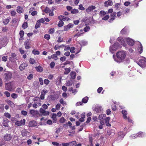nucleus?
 Segmentation results:
<instances>
[{
    "label": "nucleus",
    "mask_w": 146,
    "mask_h": 146,
    "mask_svg": "<svg viewBox=\"0 0 146 146\" xmlns=\"http://www.w3.org/2000/svg\"><path fill=\"white\" fill-rule=\"evenodd\" d=\"M127 53L125 51L123 50L118 51L116 53L117 58H115L114 55L113 57L114 60L118 63H120L124 61L126 57Z\"/></svg>",
    "instance_id": "obj_1"
},
{
    "label": "nucleus",
    "mask_w": 146,
    "mask_h": 146,
    "mask_svg": "<svg viewBox=\"0 0 146 146\" xmlns=\"http://www.w3.org/2000/svg\"><path fill=\"white\" fill-rule=\"evenodd\" d=\"M137 64L142 68L146 67V58L142 57V59L139 60Z\"/></svg>",
    "instance_id": "obj_2"
},
{
    "label": "nucleus",
    "mask_w": 146,
    "mask_h": 146,
    "mask_svg": "<svg viewBox=\"0 0 146 146\" xmlns=\"http://www.w3.org/2000/svg\"><path fill=\"white\" fill-rule=\"evenodd\" d=\"M119 47V45L118 43L116 42L112 46H110L109 48L110 51L111 53L113 54L114 53V52L117 50Z\"/></svg>",
    "instance_id": "obj_3"
},
{
    "label": "nucleus",
    "mask_w": 146,
    "mask_h": 146,
    "mask_svg": "<svg viewBox=\"0 0 146 146\" xmlns=\"http://www.w3.org/2000/svg\"><path fill=\"white\" fill-rule=\"evenodd\" d=\"M93 109L94 111L98 113H101L103 111L102 106L98 105L94 106L93 107Z\"/></svg>",
    "instance_id": "obj_4"
},
{
    "label": "nucleus",
    "mask_w": 146,
    "mask_h": 146,
    "mask_svg": "<svg viewBox=\"0 0 146 146\" xmlns=\"http://www.w3.org/2000/svg\"><path fill=\"white\" fill-rule=\"evenodd\" d=\"M106 116V114H101L99 116V119L100 120V124L102 125H104L105 124L104 120Z\"/></svg>",
    "instance_id": "obj_5"
},
{
    "label": "nucleus",
    "mask_w": 146,
    "mask_h": 146,
    "mask_svg": "<svg viewBox=\"0 0 146 146\" xmlns=\"http://www.w3.org/2000/svg\"><path fill=\"white\" fill-rule=\"evenodd\" d=\"M30 114L33 117H38V115L39 114L38 111L34 110H31L29 111Z\"/></svg>",
    "instance_id": "obj_6"
},
{
    "label": "nucleus",
    "mask_w": 146,
    "mask_h": 146,
    "mask_svg": "<svg viewBox=\"0 0 146 146\" xmlns=\"http://www.w3.org/2000/svg\"><path fill=\"white\" fill-rule=\"evenodd\" d=\"M145 135V134L143 132H139L137 134H134L131 136V138L134 139L137 137H143Z\"/></svg>",
    "instance_id": "obj_7"
},
{
    "label": "nucleus",
    "mask_w": 146,
    "mask_h": 146,
    "mask_svg": "<svg viewBox=\"0 0 146 146\" xmlns=\"http://www.w3.org/2000/svg\"><path fill=\"white\" fill-rule=\"evenodd\" d=\"M13 84L11 82L6 83L5 84V88L6 90L9 91L12 90Z\"/></svg>",
    "instance_id": "obj_8"
},
{
    "label": "nucleus",
    "mask_w": 146,
    "mask_h": 146,
    "mask_svg": "<svg viewBox=\"0 0 146 146\" xmlns=\"http://www.w3.org/2000/svg\"><path fill=\"white\" fill-rule=\"evenodd\" d=\"M124 40L130 46H133L134 43L133 40L128 37H127L124 38Z\"/></svg>",
    "instance_id": "obj_9"
},
{
    "label": "nucleus",
    "mask_w": 146,
    "mask_h": 146,
    "mask_svg": "<svg viewBox=\"0 0 146 146\" xmlns=\"http://www.w3.org/2000/svg\"><path fill=\"white\" fill-rule=\"evenodd\" d=\"M122 113L123 115V117L124 119H127L129 122H132V120L131 119H130L129 118H127L126 116V115L127 114V112L125 110H123L122 111Z\"/></svg>",
    "instance_id": "obj_10"
},
{
    "label": "nucleus",
    "mask_w": 146,
    "mask_h": 146,
    "mask_svg": "<svg viewBox=\"0 0 146 146\" xmlns=\"http://www.w3.org/2000/svg\"><path fill=\"white\" fill-rule=\"evenodd\" d=\"M25 119L21 121H17L15 122V124L18 126H21L25 124Z\"/></svg>",
    "instance_id": "obj_11"
},
{
    "label": "nucleus",
    "mask_w": 146,
    "mask_h": 146,
    "mask_svg": "<svg viewBox=\"0 0 146 146\" xmlns=\"http://www.w3.org/2000/svg\"><path fill=\"white\" fill-rule=\"evenodd\" d=\"M5 75L6 80H9L12 78V75L11 72H8L5 73Z\"/></svg>",
    "instance_id": "obj_12"
},
{
    "label": "nucleus",
    "mask_w": 146,
    "mask_h": 146,
    "mask_svg": "<svg viewBox=\"0 0 146 146\" xmlns=\"http://www.w3.org/2000/svg\"><path fill=\"white\" fill-rule=\"evenodd\" d=\"M12 139L11 135L9 134H6L4 137V139L5 141H9Z\"/></svg>",
    "instance_id": "obj_13"
},
{
    "label": "nucleus",
    "mask_w": 146,
    "mask_h": 146,
    "mask_svg": "<svg viewBox=\"0 0 146 146\" xmlns=\"http://www.w3.org/2000/svg\"><path fill=\"white\" fill-rule=\"evenodd\" d=\"M96 7H95L93 5H91L89 6L86 9V11L88 13H89L93 11V10L95 9Z\"/></svg>",
    "instance_id": "obj_14"
},
{
    "label": "nucleus",
    "mask_w": 146,
    "mask_h": 146,
    "mask_svg": "<svg viewBox=\"0 0 146 146\" xmlns=\"http://www.w3.org/2000/svg\"><path fill=\"white\" fill-rule=\"evenodd\" d=\"M117 40L121 43V45L125 46L126 44L125 43V40H123L121 37H119L117 38Z\"/></svg>",
    "instance_id": "obj_15"
},
{
    "label": "nucleus",
    "mask_w": 146,
    "mask_h": 146,
    "mask_svg": "<svg viewBox=\"0 0 146 146\" xmlns=\"http://www.w3.org/2000/svg\"><path fill=\"white\" fill-rule=\"evenodd\" d=\"M40 112L43 115H47L49 114V113L48 111H45L42 108H40Z\"/></svg>",
    "instance_id": "obj_16"
},
{
    "label": "nucleus",
    "mask_w": 146,
    "mask_h": 146,
    "mask_svg": "<svg viewBox=\"0 0 146 146\" xmlns=\"http://www.w3.org/2000/svg\"><path fill=\"white\" fill-rule=\"evenodd\" d=\"M104 4L105 7H107L112 6L113 5V2L111 0H109L105 1Z\"/></svg>",
    "instance_id": "obj_17"
},
{
    "label": "nucleus",
    "mask_w": 146,
    "mask_h": 146,
    "mask_svg": "<svg viewBox=\"0 0 146 146\" xmlns=\"http://www.w3.org/2000/svg\"><path fill=\"white\" fill-rule=\"evenodd\" d=\"M29 125L30 127H35L37 125V123L35 121L33 120L29 122Z\"/></svg>",
    "instance_id": "obj_18"
},
{
    "label": "nucleus",
    "mask_w": 146,
    "mask_h": 146,
    "mask_svg": "<svg viewBox=\"0 0 146 146\" xmlns=\"http://www.w3.org/2000/svg\"><path fill=\"white\" fill-rule=\"evenodd\" d=\"M117 13L116 12H114L112 13L111 15V18L109 20V21L110 22H111L115 19V17H116Z\"/></svg>",
    "instance_id": "obj_19"
},
{
    "label": "nucleus",
    "mask_w": 146,
    "mask_h": 146,
    "mask_svg": "<svg viewBox=\"0 0 146 146\" xmlns=\"http://www.w3.org/2000/svg\"><path fill=\"white\" fill-rule=\"evenodd\" d=\"M74 26L72 24L70 23L68 25L64 27V31H67L70 28H72Z\"/></svg>",
    "instance_id": "obj_20"
},
{
    "label": "nucleus",
    "mask_w": 146,
    "mask_h": 146,
    "mask_svg": "<svg viewBox=\"0 0 146 146\" xmlns=\"http://www.w3.org/2000/svg\"><path fill=\"white\" fill-rule=\"evenodd\" d=\"M29 133L25 129H23L21 131V134L23 136H27L28 135Z\"/></svg>",
    "instance_id": "obj_21"
},
{
    "label": "nucleus",
    "mask_w": 146,
    "mask_h": 146,
    "mask_svg": "<svg viewBox=\"0 0 146 146\" xmlns=\"http://www.w3.org/2000/svg\"><path fill=\"white\" fill-rule=\"evenodd\" d=\"M8 122L9 120L7 119H4V121L3 123V126L5 127H8L9 126Z\"/></svg>",
    "instance_id": "obj_22"
},
{
    "label": "nucleus",
    "mask_w": 146,
    "mask_h": 146,
    "mask_svg": "<svg viewBox=\"0 0 146 146\" xmlns=\"http://www.w3.org/2000/svg\"><path fill=\"white\" fill-rule=\"evenodd\" d=\"M17 11L18 13H21L23 11V8L21 7H17Z\"/></svg>",
    "instance_id": "obj_23"
},
{
    "label": "nucleus",
    "mask_w": 146,
    "mask_h": 146,
    "mask_svg": "<svg viewBox=\"0 0 146 146\" xmlns=\"http://www.w3.org/2000/svg\"><path fill=\"white\" fill-rule=\"evenodd\" d=\"M62 77L61 76H58L56 79V82L57 85H59L61 83Z\"/></svg>",
    "instance_id": "obj_24"
},
{
    "label": "nucleus",
    "mask_w": 146,
    "mask_h": 146,
    "mask_svg": "<svg viewBox=\"0 0 146 146\" xmlns=\"http://www.w3.org/2000/svg\"><path fill=\"white\" fill-rule=\"evenodd\" d=\"M139 45L138 46V50L140 54H141L142 52L143 51V46L140 42H139Z\"/></svg>",
    "instance_id": "obj_25"
},
{
    "label": "nucleus",
    "mask_w": 146,
    "mask_h": 146,
    "mask_svg": "<svg viewBox=\"0 0 146 146\" xmlns=\"http://www.w3.org/2000/svg\"><path fill=\"white\" fill-rule=\"evenodd\" d=\"M127 30L128 27H125L121 31L120 33L122 34H125L127 32Z\"/></svg>",
    "instance_id": "obj_26"
},
{
    "label": "nucleus",
    "mask_w": 146,
    "mask_h": 146,
    "mask_svg": "<svg viewBox=\"0 0 146 146\" xmlns=\"http://www.w3.org/2000/svg\"><path fill=\"white\" fill-rule=\"evenodd\" d=\"M110 119V118L109 117H107L105 119V123L106 124V125L108 126H111L110 124L109 123V121Z\"/></svg>",
    "instance_id": "obj_27"
},
{
    "label": "nucleus",
    "mask_w": 146,
    "mask_h": 146,
    "mask_svg": "<svg viewBox=\"0 0 146 146\" xmlns=\"http://www.w3.org/2000/svg\"><path fill=\"white\" fill-rule=\"evenodd\" d=\"M27 66V64L26 63H23L19 66V68L21 70H23L25 69V68Z\"/></svg>",
    "instance_id": "obj_28"
},
{
    "label": "nucleus",
    "mask_w": 146,
    "mask_h": 146,
    "mask_svg": "<svg viewBox=\"0 0 146 146\" xmlns=\"http://www.w3.org/2000/svg\"><path fill=\"white\" fill-rule=\"evenodd\" d=\"M6 43L7 41L6 38L5 39H3L0 41V44H1L3 46H5L6 44Z\"/></svg>",
    "instance_id": "obj_29"
},
{
    "label": "nucleus",
    "mask_w": 146,
    "mask_h": 146,
    "mask_svg": "<svg viewBox=\"0 0 146 146\" xmlns=\"http://www.w3.org/2000/svg\"><path fill=\"white\" fill-rule=\"evenodd\" d=\"M25 45L26 49L29 48H30V43L29 41H26L25 42Z\"/></svg>",
    "instance_id": "obj_30"
},
{
    "label": "nucleus",
    "mask_w": 146,
    "mask_h": 146,
    "mask_svg": "<svg viewBox=\"0 0 146 146\" xmlns=\"http://www.w3.org/2000/svg\"><path fill=\"white\" fill-rule=\"evenodd\" d=\"M7 103L12 108H13L15 106L13 102L10 100L7 101Z\"/></svg>",
    "instance_id": "obj_31"
},
{
    "label": "nucleus",
    "mask_w": 146,
    "mask_h": 146,
    "mask_svg": "<svg viewBox=\"0 0 146 146\" xmlns=\"http://www.w3.org/2000/svg\"><path fill=\"white\" fill-rule=\"evenodd\" d=\"M36 70L38 72H41L43 70L42 67L40 66H39L36 67Z\"/></svg>",
    "instance_id": "obj_32"
},
{
    "label": "nucleus",
    "mask_w": 146,
    "mask_h": 146,
    "mask_svg": "<svg viewBox=\"0 0 146 146\" xmlns=\"http://www.w3.org/2000/svg\"><path fill=\"white\" fill-rule=\"evenodd\" d=\"M82 30H80L79 32L74 35V37L77 38L78 36H80L82 34Z\"/></svg>",
    "instance_id": "obj_33"
},
{
    "label": "nucleus",
    "mask_w": 146,
    "mask_h": 146,
    "mask_svg": "<svg viewBox=\"0 0 146 146\" xmlns=\"http://www.w3.org/2000/svg\"><path fill=\"white\" fill-rule=\"evenodd\" d=\"M88 100V98L86 96L83 98L82 100V102L84 103H87Z\"/></svg>",
    "instance_id": "obj_34"
},
{
    "label": "nucleus",
    "mask_w": 146,
    "mask_h": 146,
    "mask_svg": "<svg viewBox=\"0 0 146 146\" xmlns=\"http://www.w3.org/2000/svg\"><path fill=\"white\" fill-rule=\"evenodd\" d=\"M118 135H119V138H122L125 135L123 132H119Z\"/></svg>",
    "instance_id": "obj_35"
},
{
    "label": "nucleus",
    "mask_w": 146,
    "mask_h": 146,
    "mask_svg": "<svg viewBox=\"0 0 146 146\" xmlns=\"http://www.w3.org/2000/svg\"><path fill=\"white\" fill-rule=\"evenodd\" d=\"M70 76L71 78L72 79H74L75 78L76 76V73L74 72H72L70 73Z\"/></svg>",
    "instance_id": "obj_36"
},
{
    "label": "nucleus",
    "mask_w": 146,
    "mask_h": 146,
    "mask_svg": "<svg viewBox=\"0 0 146 146\" xmlns=\"http://www.w3.org/2000/svg\"><path fill=\"white\" fill-rule=\"evenodd\" d=\"M52 58L54 59L55 60H57L58 59V58L57 56V55L55 54H54L51 56Z\"/></svg>",
    "instance_id": "obj_37"
},
{
    "label": "nucleus",
    "mask_w": 146,
    "mask_h": 146,
    "mask_svg": "<svg viewBox=\"0 0 146 146\" xmlns=\"http://www.w3.org/2000/svg\"><path fill=\"white\" fill-rule=\"evenodd\" d=\"M80 43L82 46H85L87 44V42L86 41L82 40L80 41Z\"/></svg>",
    "instance_id": "obj_38"
},
{
    "label": "nucleus",
    "mask_w": 146,
    "mask_h": 146,
    "mask_svg": "<svg viewBox=\"0 0 146 146\" xmlns=\"http://www.w3.org/2000/svg\"><path fill=\"white\" fill-rule=\"evenodd\" d=\"M36 62L35 60L33 58H30L29 60V62L31 64H34Z\"/></svg>",
    "instance_id": "obj_39"
},
{
    "label": "nucleus",
    "mask_w": 146,
    "mask_h": 146,
    "mask_svg": "<svg viewBox=\"0 0 146 146\" xmlns=\"http://www.w3.org/2000/svg\"><path fill=\"white\" fill-rule=\"evenodd\" d=\"M70 71V68H66L65 69V71L64 72V74H67Z\"/></svg>",
    "instance_id": "obj_40"
},
{
    "label": "nucleus",
    "mask_w": 146,
    "mask_h": 146,
    "mask_svg": "<svg viewBox=\"0 0 146 146\" xmlns=\"http://www.w3.org/2000/svg\"><path fill=\"white\" fill-rule=\"evenodd\" d=\"M73 83V82L72 81H68L66 83V86H70Z\"/></svg>",
    "instance_id": "obj_41"
},
{
    "label": "nucleus",
    "mask_w": 146,
    "mask_h": 146,
    "mask_svg": "<svg viewBox=\"0 0 146 146\" xmlns=\"http://www.w3.org/2000/svg\"><path fill=\"white\" fill-rule=\"evenodd\" d=\"M64 24L63 21L62 20H60L58 23V26L59 27H62Z\"/></svg>",
    "instance_id": "obj_42"
},
{
    "label": "nucleus",
    "mask_w": 146,
    "mask_h": 146,
    "mask_svg": "<svg viewBox=\"0 0 146 146\" xmlns=\"http://www.w3.org/2000/svg\"><path fill=\"white\" fill-rule=\"evenodd\" d=\"M33 101L35 102H38L40 101V98L38 97H36L33 99Z\"/></svg>",
    "instance_id": "obj_43"
},
{
    "label": "nucleus",
    "mask_w": 146,
    "mask_h": 146,
    "mask_svg": "<svg viewBox=\"0 0 146 146\" xmlns=\"http://www.w3.org/2000/svg\"><path fill=\"white\" fill-rule=\"evenodd\" d=\"M40 23L38 21L35 25V27L36 29L40 27Z\"/></svg>",
    "instance_id": "obj_44"
},
{
    "label": "nucleus",
    "mask_w": 146,
    "mask_h": 146,
    "mask_svg": "<svg viewBox=\"0 0 146 146\" xmlns=\"http://www.w3.org/2000/svg\"><path fill=\"white\" fill-rule=\"evenodd\" d=\"M59 102L61 104H62L63 105H64L66 104V102H64V100L63 98H61L59 100Z\"/></svg>",
    "instance_id": "obj_45"
},
{
    "label": "nucleus",
    "mask_w": 146,
    "mask_h": 146,
    "mask_svg": "<svg viewBox=\"0 0 146 146\" xmlns=\"http://www.w3.org/2000/svg\"><path fill=\"white\" fill-rule=\"evenodd\" d=\"M10 21V20L8 19H7L4 20L3 23L5 25L7 24Z\"/></svg>",
    "instance_id": "obj_46"
},
{
    "label": "nucleus",
    "mask_w": 146,
    "mask_h": 146,
    "mask_svg": "<svg viewBox=\"0 0 146 146\" xmlns=\"http://www.w3.org/2000/svg\"><path fill=\"white\" fill-rule=\"evenodd\" d=\"M71 13L72 14H76L78 12V9H72L71 11Z\"/></svg>",
    "instance_id": "obj_47"
},
{
    "label": "nucleus",
    "mask_w": 146,
    "mask_h": 146,
    "mask_svg": "<svg viewBox=\"0 0 146 146\" xmlns=\"http://www.w3.org/2000/svg\"><path fill=\"white\" fill-rule=\"evenodd\" d=\"M70 146H75L76 145V141H73L71 142H70Z\"/></svg>",
    "instance_id": "obj_48"
},
{
    "label": "nucleus",
    "mask_w": 146,
    "mask_h": 146,
    "mask_svg": "<svg viewBox=\"0 0 146 146\" xmlns=\"http://www.w3.org/2000/svg\"><path fill=\"white\" fill-rule=\"evenodd\" d=\"M100 15L101 17L104 16L106 13L105 12L103 11H101L100 12Z\"/></svg>",
    "instance_id": "obj_49"
},
{
    "label": "nucleus",
    "mask_w": 146,
    "mask_h": 146,
    "mask_svg": "<svg viewBox=\"0 0 146 146\" xmlns=\"http://www.w3.org/2000/svg\"><path fill=\"white\" fill-rule=\"evenodd\" d=\"M19 34L20 35V37L21 38H22L24 36V32L22 30L21 31L19 32Z\"/></svg>",
    "instance_id": "obj_50"
},
{
    "label": "nucleus",
    "mask_w": 146,
    "mask_h": 146,
    "mask_svg": "<svg viewBox=\"0 0 146 146\" xmlns=\"http://www.w3.org/2000/svg\"><path fill=\"white\" fill-rule=\"evenodd\" d=\"M33 53L35 55H38L39 54V52L38 51L35 50H33Z\"/></svg>",
    "instance_id": "obj_51"
},
{
    "label": "nucleus",
    "mask_w": 146,
    "mask_h": 146,
    "mask_svg": "<svg viewBox=\"0 0 146 146\" xmlns=\"http://www.w3.org/2000/svg\"><path fill=\"white\" fill-rule=\"evenodd\" d=\"M16 92L17 93H21L22 92V90L20 88H18L16 89Z\"/></svg>",
    "instance_id": "obj_52"
},
{
    "label": "nucleus",
    "mask_w": 146,
    "mask_h": 146,
    "mask_svg": "<svg viewBox=\"0 0 146 146\" xmlns=\"http://www.w3.org/2000/svg\"><path fill=\"white\" fill-rule=\"evenodd\" d=\"M90 29V27L89 26H87L84 29V31L87 32L89 31Z\"/></svg>",
    "instance_id": "obj_53"
},
{
    "label": "nucleus",
    "mask_w": 146,
    "mask_h": 146,
    "mask_svg": "<svg viewBox=\"0 0 146 146\" xmlns=\"http://www.w3.org/2000/svg\"><path fill=\"white\" fill-rule=\"evenodd\" d=\"M44 37L45 39L48 40L50 39V36L48 34H46L44 35Z\"/></svg>",
    "instance_id": "obj_54"
},
{
    "label": "nucleus",
    "mask_w": 146,
    "mask_h": 146,
    "mask_svg": "<svg viewBox=\"0 0 146 146\" xmlns=\"http://www.w3.org/2000/svg\"><path fill=\"white\" fill-rule=\"evenodd\" d=\"M54 32V29L53 28H52L49 29L48 32L50 34L53 33Z\"/></svg>",
    "instance_id": "obj_55"
},
{
    "label": "nucleus",
    "mask_w": 146,
    "mask_h": 146,
    "mask_svg": "<svg viewBox=\"0 0 146 146\" xmlns=\"http://www.w3.org/2000/svg\"><path fill=\"white\" fill-rule=\"evenodd\" d=\"M11 96L13 98L15 99L17 98L18 96L15 93H13L11 94Z\"/></svg>",
    "instance_id": "obj_56"
},
{
    "label": "nucleus",
    "mask_w": 146,
    "mask_h": 146,
    "mask_svg": "<svg viewBox=\"0 0 146 146\" xmlns=\"http://www.w3.org/2000/svg\"><path fill=\"white\" fill-rule=\"evenodd\" d=\"M4 115L7 117L10 118L11 117V115L8 113H5L4 114Z\"/></svg>",
    "instance_id": "obj_57"
},
{
    "label": "nucleus",
    "mask_w": 146,
    "mask_h": 146,
    "mask_svg": "<svg viewBox=\"0 0 146 146\" xmlns=\"http://www.w3.org/2000/svg\"><path fill=\"white\" fill-rule=\"evenodd\" d=\"M44 11L46 13H49L50 11V10L48 7H46Z\"/></svg>",
    "instance_id": "obj_58"
},
{
    "label": "nucleus",
    "mask_w": 146,
    "mask_h": 146,
    "mask_svg": "<svg viewBox=\"0 0 146 146\" xmlns=\"http://www.w3.org/2000/svg\"><path fill=\"white\" fill-rule=\"evenodd\" d=\"M65 119L63 117H62L60 120V121L61 123H63L65 122Z\"/></svg>",
    "instance_id": "obj_59"
},
{
    "label": "nucleus",
    "mask_w": 146,
    "mask_h": 146,
    "mask_svg": "<svg viewBox=\"0 0 146 146\" xmlns=\"http://www.w3.org/2000/svg\"><path fill=\"white\" fill-rule=\"evenodd\" d=\"M23 28L24 29H25L27 27V23L26 22L24 23L22 26Z\"/></svg>",
    "instance_id": "obj_60"
},
{
    "label": "nucleus",
    "mask_w": 146,
    "mask_h": 146,
    "mask_svg": "<svg viewBox=\"0 0 146 146\" xmlns=\"http://www.w3.org/2000/svg\"><path fill=\"white\" fill-rule=\"evenodd\" d=\"M4 94L7 97H9L10 96V94L7 91H5L4 92Z\"/></svg>",
    "instance_id": "obj_61"
},
{
    "label": "nucleus",
    "mask_w": 146,
    "mask_h": 146,
    "mask_svg": "<svg viewBox=\"0 0 146 146\" xmlns=\"http://www.w3.org/2000/svg\"><path fill=\"white\" fill-rule=\"evenodd\" d=\"M55 66V63L54 62H52L50 64V66L51 68H53Z\"/></svg>",
    "instance_id": "obj_62"
},
{
    "label": "nucleus",
    "mask_w": 146,
    "mask_h": 146,
    "mask_svg": "<svg viewBox=\"0 0 146 146\" xmlns=\"http://www.w3.org/2000/svg\"><path fill=\"white\" fill-rule=\"evenodd\" d=\"M44 82L45 84L48 85L50 82V81L48 79H45L44 81Z\"/></svg>",
    "instance_id": "obj_63"
},
{
    "label": "nucleus",
    "mask_w": 146,
    "mask_h": 146,
    "mask_svg": "<svg viewBox=\"0 0 146 146\" xmlns=\"http://www.w3.org/2000/svg\"><path fill=\"white\" fill-rule=\"evenodd\" d=\"M109 16L108 15H106L102 18V19L104 20H106L108 19Z\"/></svg>",
    "instance_id": "obj_64"
}]
</instances>
